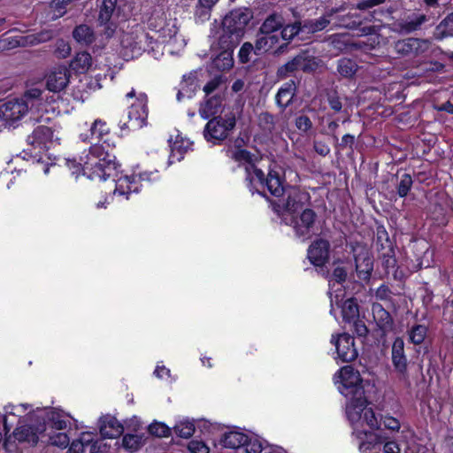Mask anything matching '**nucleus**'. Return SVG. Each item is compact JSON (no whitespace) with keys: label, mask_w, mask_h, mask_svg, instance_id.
Returning a JSON list of instances; mask_svg holds the SVG:
<instances>
[{"label":"nucleus","mask_w":453,"mask_h":453,"mask_svg":"<svg viewBox=\"0 0 453 453\" xmlns=\"http://www.w3.org/2000/svg\"><path fill=\"white\" fill-rule=\"evenodd\" d=\"M356 143V137L354 134H344L341 141L338 140L337 142H334L335 149L338 150H344L345 149H349L351 151L354 150V145Z\"/></svg>","instance_id":"58"},{"label":"nucleus","mask_w":453,"mask_h":453,"mask_svg":"<svg viewBox=\"0 0 453 453\" xmlns=\"http://www.w3.org/2000/svg\"><path fill=\"white\" fill-rule=\"evenodd\" d=\"M67 417H69V415L61 409L49 407L45 409L43 417L35 416V418L38 423L45 424V431L48 426L58 431H62L68 426L69 422L66 420Z\"/></svg>","instance_id":"24"},{"label":"nucleus","mask_w":453,"mask_h":453,"mask_svg":"<svg viewBox=\"0 0 453 453\" xmlns=\"http://www.w3.org/2000/svg\"><path fill=\"white\" fill-rule=\"evenodd\" d=\"M150 434L157 437H168L171 435V429L163 422L154 421L148 426Z\"/></svg>","instance_id":"50"},{"label":"nucleus","mask_w":453,"mask_h":453,"mask_svg":"<svg viewBox=\"0 0 453 453\" xmlns=\"http://www.w3.org/2000/svg\"><path fill=\"white\" fill-rule=\"evenodd\" d=\"M347 279V272L344 267L337 266L334 269L330 280H334L335 282L342 284L345 282Z\"/></svg>","instance_id":"64"},{"label":"nucleus","mask_w":453,"mask_h":453,"mask_svg":"<svg viewBox=\"0 0 453 453\" xmlns=\"http://www.w3.org/2000/svg\"><path fill=\"white\" fill-rule=\"evenodd\" d=\"M218 45L220 52L212 58L211 67L220 72L228 71L234 66V50L238 44L234 43L231 46L227 42L223 43L219 38Z\"/></svg>","instance_id":"23"},{"label":"nucleus","mask_w":453,"mask_h":453,"mask_svg":"<svg viewBox=\"0 0 453 453\" xmlns=\"http://www.w3.org/2000/svg\"><path fill=\"white\" fill-rule=\"evenodd\" d=\"M386 0H361L357 4V8L360 11H368L365 16L369 20L382 21L384 19H389L392 22L395 19L394 16L399 11V0L388 1L384 7L373 9L375 6L385 4Z\"/></svg>","instance_id":"12"},{"label":"nucleus","mask_w":453,"mask_h":453,"mask_svg":"<svg viewBox=\"0 0 453 453\" xmlns=\"http://www.w3.org/2000/svg\"><path fill=\"white\" fill-rule=\"evenodd\" d=\"M49 441L53 446L65 449L69 445L70 439L66 433L59 432L50 435Z\"/></svg>","instance_id":"55"},{"label":"nucleus","mask_w":453,"mask_h":453,"mask_svg":"<svg viewBox=\"0 0 453 453\" xmlns=\"http://www.w3.org/2000/svg\"><path fill=\"white\" fill-rule=\"evenodd\" d=\"M285 179L274 169L268 172V180L262 188H267L274 197H281L279 200H272L266 195L263 196L271 203L273 211L282 219V216L293 215L303 210L311 202L310 194L301 189L300 187L284 186Z\"/></svg>","instance_id":"1"},{"label":"nucleus","mask_w":453,"mask_h":453,"mask_svg":"<svg viewBox=\"0 0 453 453\" xmlns=\"http://www.w3.org/2000/svg\"><path fill=\"white\" fill-rule=\"evenodd\" d=\"M331 22L333 23L332 18L328 16V12H326V14L322 17L310 22V30L312 33L321 31L325 29Z\"/></svg>","instance_id":"54"},{"label":"nucleus","mask_w":453,"mask_h":453,"mask_svg":"<svg viewBox=\"0 0 453 453\" xmlns=\"http://www.w3.org/2000/svg\"><path fill=\"white\" fill-rule=\"evenodd\" d=\"M331 342L334 344L337 358L342 362H352L357 357L358 352L355 347V339L352 335L347 333L340 334L337 337L332 335Z\"/></svg>","instance_id":"17"},{"label":"nucleus","mask_w":453,"mask_h":453,"mask_svg":"<svg viewBox=\"0 0 453 453\" xmlns=\"http://www.w3.org/2000/svg\"><path fill=\"white\" fill-rule=\"evenodd\" d=\"M280 36L284 41L290 42L292 41L302 30V26L300 21H295L292 24L285 25L283 24L280 28Z\"/></svg>","instance_id":"47"},{"label":"nucleus","mask_w":453,"mask_h":453,"mask_svg":"<svg viewBox=\"0 0 453 453\" xmlns=\"http://www.w3.org/2000/svg\"><path fill=\"white\" fill-rule=\"evenodd\" d=\"M295 126L303 134H308L313 127V124L310 117L305 114H300L295 119Z\"/></svg>","instance_id":"53"},{"label":"nucleus","mask_w":453,"mask_h":453,"mask_svg":"<svg viewBox=\"0 0 453 453\" xmlns=\"http://www.w3.org/2000/svg\"><path fill=\"white\" fill-rule=\"evenodd\" d=\"M247 441V434L241 431H227L221 434L219 444L226 449H242L243 443Z\"/></svg>","instance_id":"31"},{"label":"nucleus","mask_w":453,"mask_h":453,"mask_svg":"<svg viewBox=\"0 0 453 453\" xmlns=\"http://www.w3.org/2000/svg\"><path fill=\"white\" fill-rule=\"evenodd\" d=\"M65 165L73 175L79 176L81 173L87 176L89 180H106L109 178H116L118 173L114 170L108 171L103 160L94 155L88 150V152L81 157L78 162L75 158L66 159Z\"/></svg>","instance_id":"5"},{"label":"nucleus","mask_w":453,"mask_h":453,"mask_svg":"<svg viewBox=\"0 0 453 453\" xmlns=\"http://www.w3.org/2000/svg\"><path fill=\"white\" fill-rule=\"evenodd\" d=\"M344 8H332L328 11V16L332 18L334 27H343L349 30H359L366 35L373 31L372 27L364 25V20L368 19L365 14L357 12L344 13Z\"/></svg>","instance_id":"11"},{"label":"nucleus","mask_w":453,"mask_h":453,"mask_svg":"<svg viewBox=\"0 0 453 453\" xmlns=\"http://www.w3.org/2000/svg\"><path fill=\"white\" fill-rule=\"evenodd\" d=\"M358 65L357 62L351 58H342L338 60L337 72L344 78L351 79L355 76Z\"/></svg>","instance_id":"40"},{"label":"nucleus","mask_w":453,"mask_h":453,"mask_svg":"<svg viewBox=\"0 0 453 453\" xmlns=\"http://www.w3.org/2000/svg\"><path fill=\"white\" fill-rule=\"evenodd\" d=\"M236 126V117L232 111L213 117L206 123L203 135L212 145H222Z\"/></svg>","instance_id":"8"},{"label":"nucleus","mask_w":453,"mask_h":453,"mask_svg":"<svg viewBox=\"0 0 453 453\" xmlns=\"http://www.w3.org/2000/svg\"><path fill=\"white\" fill-rule=\"evenodd\" d=\"M242 449L245 453H261L264 447L259 438L250 437L247 434V441L243 443Z\"/></svg>","instance_id":"52"},{"label":"nucleus","mask_w":453,"mask_h":453,"mask_svg":"<svg viewBox=\"0 0 453 453\" xmlns=\"http://www.w3.org/2000/svg\"><path fill=\"white\" fill-rule=\"evenodd\" d=\"M357 277L363 280L371 278L373 271V258L365 246H351Z\"/></svg>","instance_id":"18"},{"label":"nucleus","mask_w":453,"mask_h":453,"mask_svg":"<svg viewBox=\"0 0 453 453\" xmlns=\"http://www.w3.org/2000/svg\"><path fill=\"white\" fill-rule=\"evenodd\" d=\"M52 38V33L49 30H42L39 33L25 35V43L27 46H34L42 42H46Z\"/></svg>","instance_id":"48"},{"label":"nucleus","mask_w":453,"mask_h":453,"mask_svg":"<svg viewBox=\"0 0 453 453\" xmlns=\"http://www.w3.org/2000/svg\"><path fill=\"white\" fill-rule=\"evenodd\" d=\"M196 79L192 75H183V79L180 84V89L177 93V100L181 101V99L187 95L188 97H191L192 93L195 91L196 88Z\"/></svg>","instance_id":"43"},{"label":"nucleus","mask_w":453,"mask_h":453,"mask_svg":"<svg viewBox=\"0 0 453 453\" xmlns=\"http://www.w3.org/2000/svg\"><path fill=\"white\" fill-rule=\"evenodd\" d=\"M73 37L85 46L92 44L96 40L93 29L86 24L76 26L73 31Z\"/></svg>","instance_id":"37"},{"label":"nucleus","mask_w":453,"mask_h":453,"mask_svg":"<svg viewBox=\"0 0 453 453\" xmlns=\"http://www.w3.org/2000/svg\"><path fill=\"white\" fill-rule=\"evenodd\" d=\"M173 430L177 436L188 439L194 434L196 427L194 422L184 419L176 423L173 426Z\"/></svg>","instance_id":"44"},{"label":"nucleus","mask_w":453,"mask_h":453,"mask_svg":"<svg viewBox=\"0 0 453 453\" xmlns=\"http://www.w3.org/2000/svg\"><path fill=\"white\" fill-rule=\"evenodd\" d=\"M391 360L395 371L403 378L408 376V359L404 351V342L397 336L392 344Z\"/></svg>","instance_id":"25"},{"label":"nucleus","mask_w":453,"mask_h":453,"mask_svg":"<svg viewBox=\"0 0 453 453\" xmlns=\"http://www.w3.org/2000/svg\"><path fill=\"white\" fill-rule=\"evenodd\" d=\"M426 20V15L405 10L391 23L392 30L399 34L409 35L419 30Z\"/></svg>","instance_id":"15"},{"label":"nucleus","mask_w":453,"mask_h":453,"mask_svg":"<svg viewBox=\"0 0 453 453\" xmlns=\"http://www.w3.org/2000/svg\"><path fill=\"white\" fill-rule=\"evenodd\" d=\"M72 51L70 44L63 39H58L56 43L54 54L58 58H66Z\"/></svg>","instance_id":"57"},{"label":"nucleus","mask_w":453,"mask_h":453,"mask_svg":"<svg viewBox=\"0 0 453 453\" xmlns=\"http://www.w3.org/2000/svg\"><path fill=\"white\" fill-rule=\"evenodd\" d=\"M222 106V97L219 95L212 96L206 99L199 108V114L203 119L217 117Z\"/></svg>","instance_id":"32"},{"label":"nucleus","mask_w":453,"mask_h":453,"mask_svg":"<svg viewBox=\"0 0 453 453\" xmlns=\"http://www.w3.org/2000/svg\"><path fill=\"white\" fill-rule=\"evenodd\" d=\"M73 0H52L50 3V8L55 12L57 18L63 17L67 11V5Z\"/></svg>","instance_id":"59"},{"label":"nucleus","mask_w":453,"mask_h":453,"mask_svg":"<svg viewBox=\"0 0 453 453\" xmlns=\"http://www.w3.org/2000/svg\"><path fill=\"white\" fill-rule=\"evenodd\" d=\"M413 180L410 173H403L400 176L399 181L395 185L396 194L401 198L408 196L411 190Z\"/></svg>","instance_id":"45"},{"label":"nucleus","mask_w":453,"mask_h":453,"mask_svg":"<svg viewBox=\"0 0 453 453\" xmlns=\"http://www.w3.org/2000/svg\"><path fill=\"white\" fill-rule=\"evenodd\" d=\"M190 453H210V449L203 441L191 440L188 444Z\"/></svg>","instance_id":"60"},{"label":"nucleus","mask_w":453,"mask_h":453,"mask_svg":"<svg viewBox=\"0 0 453 453\" xmlns=\"http://www.w3.org/2000/svg\"><path fill=\"white\" fill-rule=\"evenodd\" d=\"M318 63L315 57L309 54L306 50H302L284 65L278 67L276 76L279 80H284L296 71L311 73L317 69Z\"/></svg>","instance_id":"13"},{"label":"nucleus","mask_w":453,"mask_h":453,"mask_svg":"<svg viewBox=\"0 0 453 453\" xmlns=\"http://www.w3.org/2000/svg\"><path fill=\"white\" fill-rule=\"evenodd\" d=\"M99 432L103 438L114 439L123 434L124 426L114 416L105 415L99 419Z\"/></svg>","instance_id":"27"},{"label":"nucleus","mask_w":453,"mask_h":453,"mask_svg":"<svg viewBox=\"0 0 453 453\" xmlns=\"http://www.w3.org/2000/svg\"><path fill=\"white\" fill-rule=\"evenodd\" d=\"M342 315L343 321L349 324L359 318V307L355 298H349L343 303Z\"/></svg>","instance_id":"38"},{"label":"nucleus","mask_w":453,"mask_h":453,"mask_svg":"<svg viewBox=\"0 0 453 453\" xmlns=\"http://www.w3.org/2000/svg\"><path fill=\"white\" fill-rule=\"evenodd\" d=\"M92 65V57L88 51L76 53L70 63V68L78 73H87Z\"/></svg>","instance_id":"36"},{"label":"nucleus","mask_w":453,"mask_h":453,"mask_svg":"<svg viewBox=\"0 0 453 453\" xmlns=\"http://www.w3.org/2000/svg\"><path fill=\"white\" fill-rule=\"evenodd\" d=\"M334 383L342 395L349 400V408L362 410L367 403L363 387V379L357 370L351 365L340 368L334 375Z\"/></svg>","instance_id":"3"},{"label":"nucleus","mask_w":453,"mask_h":453,"mask_svg":"<svg viewBox=\"0 0 453 453\" xmlns=\"http://www.w3.org/2000/svg\"><path fill=\"white\" fill-rule=\"evenodd\" d=\"M296 89L297 86L294 80H289L283 83L275 96L277 105L282 110H285L292 104L296 94Z\"/></svg>","instance_id":"28"},{"label":"nucleus","mask_w":453,"mask_h":453,"mask_svg":"<svg viewBox=\"0 0 453 453\" xmlns=\"http://www.w3.org/2000/svg\"><path fill=\"white\" fill-rule=\"evenodd\" d=\"M339 127V119H331L327 122L326 129L322 134L331 136L334 142H338L337 129Z\"/></svg>","instance_id":"62"},{"label":"nucleus","mask_w":453,"mask_h":453,"mask_svg":"<svg viewBox=\"0 0 453 453\" xmlns=\"http://www.w3.org/2000/svg\"><path fill=\"white\" fill-rule=\"evenodd\" d=\"M253 19V12L249 7H237L229 11L222 19L221 34L219 38L223 43L232 46L239 44L246 33L247 27Z\"/></svg>","instance_id":"4"},{"label":"nucleus","mask_w":453,"mask_h":453,"mask_svg":"<svg viewBox=\"0 0 453 453\" xmlns=\"http://www.w3.org/2000/svg\"><path fill=\"white\" fill-rule=\"evenodd\" d=\"M268 41L265 38V35L262 36H257L255 41L254 49L256 50L257 56L261 55L262 53L267 52L270 50V46H268Z\"/></svg>","instance_id":"63"},{"label":"nucleus","mask_w":453,"mask_h":453,"mask_svg":"<svg viewBox=\"0 0 453 453\" xmlns=\"http://www.w3.org/2000/svg\"><path fill=\"white\" fill-rule=\"evenodd\" d=\"M375 245L382 265L386 268H394L396 264L395 243L389 238L388 233L383 225L376 226Z\"/></svg>","instance_id":"14"},{"label":"nucleus","mask_w":453,"mask_h":453,"mask_svg":"<svg viewBox=\"0 0 453 453\" xmlns=\"http://www.w3.org/2000/svg\"><path fill=\"white\" fill-rule=\"evenodd\" d=\"M158 170L143 171L130 175H120L113 178L115 181L114 195L130 199L132 194H138L142 187V182L153 183L160 180Z\"/></svg>","instance_id":"7"},{"label":"nucleus","mask_w":453,"mask_h":453,"mask_svg":"<svg viewBox=\"0 0 453 453\" xmlns=\"http://www.w3.org/2000/svg\"><path fill=\"white\" fill-rule=\"evenodd\" d=\"M28 104L23 98H14L0 107V118L6 124L13 125L28 111Z\"/></svg>","instance_id":"19"},{"label":"nucleus","mask_w":453,"mask_h":453,"mask_svg":"<svg viewBox=\"0 0 453 453\" xmlns=\"http://www.w3.org/2000/svg\"><path fill=\"white\" fill-rule=\"evenodd\" d=\"M219 0H197L194 16L197 21L205 22L210 19L211 12Z\"/></svg>","instance_id":"33"},{"label":"nucleus","mask_w":453,"mask_h":453,"mask_svg":"<svg viewBox=\"0 0 453 453\" xmlns=\"http://www.w3.org/2000/svg\"><path fill=\"white\" fill-rule=\"evenodd\" d=\"M45 433V424L38 423L35 418L34 423L18 426L12 432V435L19 443H27L35 447L40 436Z\"/></svg>","instance_id":"16"},{"label":"nucleus","mask_w":453,"mask_h":453,"mask_svg":"<svg viewBox=\"0 0 453 453\" xmlns=\"http://www.w3.org/2000/svg\"><path fill=\"white\" fill-rule=\"evenodd\" d=\"M426 48V41L413 37L398 40L394 45V50L398 55L408 58H414L422 54Z\"/></svg>","instance_id":"22"},{"label":"nucleus","mask_w":453,"mask_h":453,"mask_svg":"<svg viewBox=\"0 0 453 453\" xmlns=\"http://www.w3.org/2000/svg\"><path fill=\"white\" fill-rule=\"evenodd\" d=\"M192 145L193 142H189V140L177 135L175 141L170 145L171 153L168 158L169 164H173L182 160L184 158V155L188 151V150H192Z\"/></svg>","instance_id":"30"},{"label":"nucleus","mask_w":453,"mask_h":453,"mask_svg":"<svg viewBox=\"0 0 453 453\" xmlns=\"http://www.w3.org/2000/svg\"><path fill=\"white\" fill-rule=\"evenodd\" d=\"M254 155L248 150L242 148L240 145L236 146L232 153V159L237 163H247L244 167L245 178L244 182L249 191L254 195L257 193L260 196H265L264 191L258 189L263 187L268 180V174L265 175L262 169L258 168L255 164Z\"/></svg>","instance_id":"6"},{"label":"nucleus","mask_w":453,"mask_h":453,"mask_svg":"<svg viewBox=\"0 0 453 453\" xmlns=\"http://www.w3.org/2000/svg\"><path fill=\"white\" fill-rule=\"evenodd\" d=\"M25 35L8 37L6 39L0 40V50H11L17 47H26L27 43H25Z\"/></svg>","instance_id":"51"},{"label":"nucleus","mask_w":453,"mask_h":453,"mask_svg":"<svg viewBox=\"0 0 453 453\" xmlns=\"http://www.w3.org/2000/svg\"><path fill=\"white\" fill-rule=\"evenodd\" d=\"M372 313L380 336L384 337L388 333L394 331L395 323L391 314L380 303L372 304Z\"/></svg>","instance_id":"26"},{"label":"nucleus","mask_w":453,"mask_h":453,"mask_svg":"<svg viewBox=\"0 0 453 453\" xmlns=\"http://www.w3.org/2000/svg\"><path fill=\"white\" fill-rule=\"evenodd\" d=\"M428 327L425 325L415 324L407 332L408 340L414 345H420L426 338Z\"/></svg>","instance_id":"41"},{"label":"nucleus","mask_w":453,"mask_h":453,"mask_svg":"<svg viewBox=\"0 0 453 453\" xmlns=\"http://www.w3.org/2000/svg\"><path fill=\"white\" fill-rule=\"evenodd\" d=\"M436 32L441 38L453 36V12L448 14L437 26Z\"/></svg>","instance_id":"49"},{"label":"nucleus","mask_w":453,"mask_h":453,"mask_svg":"<svg viewBox=\"0 0 453 453\" xmlns=\"http://www.w3.org/2000/svg\"><path fill=\"white\" fill-rule=\"evenodd\" d=\"M126 97L134 98V101L128 108V122L125 123V127L121 128L127 129H140L147 125L149 115L148 108V96L144 92L136 93L134 88H132L126 94Z\"/></svg>","instance_id":"10"},{"label":"nucleus","mask_w":453,"mask_h":453,"mask_svg":"<svg viewBox=\"0 0 453 453\" xmlns=\"http://www.w3.org/2000/svg\"><path fill=\"white\" fill-rule=\"evenodd\" d=\"M113 12V10L101 6L98 14V25L104 27V33L107 37H111L117 28L116 23L111 20Z\"/></svg>","instance_id":"35"},{"label":"nucleus","mask_w":453,"mask_h":453,"mask_svg":"<svg viewBox=\"0 0 453 453\" xmlns=\"http://www.w3.org/2000/svg\"><path fill=\"white\" fill-rule=\"evenodd\" d=\"M91 141H96L89 147V150L97 156L106 164L108 171L114 170L118 173L121 172V164L117 160L116 149L119 140L118 135L113 133L106 120L97 118L89 128Z\"/></svg>","instance_id":"2"},{"label":"nucleus","mask_w":453,"mask_h":453,"mask_svg":"<svg viewBox=\"0 0 453 453\" xmlns=\"http://www.w3.org/2000/svg\"><path fill=\"white\" fill-rule=\"evenodd\" d=\"M330 242L323 238L314 240L307 250V258L316 267H323L329 260Z\"/></svg>","instance_id":"20"},{"label":"nucleus","mask_w":453,"mask_h":453,"mask_svg":"<svg viewBox=\"0 0 453 453\" xmlns=\"http://www.w3.org/2000/svg\"><path fill=\"white\" fill-rule=\"evenodd\" d=\"M53 134L54 131L52 128L41 125L34 129L32 134L27 136V141L34 148L42 149V147H46V144L52 141Z\"/></svg>","instance_id":"29"},{"label":"nucleus","mask_w":453,"mask_h":453,"mask_svg":"<svg viewBox=\"0 0 453 453\" xmlns=\"http://www.w3.org/2000/svg\"><path fill=\"white\" fill-rule=\"evenodd\" d=\"M380 426L391 431H398L400 428V422L397 418L391 416H381L380 419Z\"/></svg>","instance_id":"61"},{"label":"nucleus","mask_w":453,"mask_h":453,"mask_svg":"<svg viewBox=\"0 0 453 453\" xmlns=\"http://www.w3.org/2000/svg\"><path fill=\"white\" fill-rule=\"evenodd\" d=\"M316 219L317 213L311 208H305L293 215L282 216V222L291 226L295 236L302 242L312 236Z\"/></svg>","instance_id":"9"},{"label":"nucleus","mask_w":453,"mask_h":453,"mask_svg":"<svg viewBox=\"0 0 453 453\" xmlns=\"http://www.w3.org/2000/svg\"><path fill=\"white\" fill-rule=\"evenodd\" d=\"M367 403L368 402L364 405L362 410L354 409V411L358 418L363 414L365 422L372 430L379 429L380 427V423L372 408H367Z\"/></svg>","instance_id":"42"},{"label":"nucleus","mask_w":453,"mask_h":453,"mask_svg":"<svg viewBox=\"0 0 453 453\" xmlns=\"http://www.w3.org/2000/svg\"><path fill=\"white\" fill-rule=\"evenodd\" d=\"M285 23L284 18L281 14L273 12L269 14L259 27L261 35L273 34V32L280 29Z\"/></svg>","instance_id":"34"},{"label":"nucleus","mask_w":453,"mask_h":453,"mask_svg":"<svg viewBox=\"0 0 453 453\" xmlns=\"http://www.w3.org/2000/svg\"><path fill=\"white\" fill-rule=\"evenodd\" d=\"M70 77V70L65 65H57L46 76V88L51 92H60L69 84Z\"/></svg>","instance_id":"21"},{"label":"nucleus","mask_w":453,"mask_h":453,"mask_svg":"<svg viewBox=\"0 0 453 453\" xmlns=\"http://www.w3.org/2000/svg\"><path fill=\"white\" fill-rule=\"evenodd\" d=\"M253 55L257 56L253 44L250 42H245L238 51L237 58L240 64L245 65L252 61Z\"/></svg>","instance_id":"46"},{"label":"nucleus","mask_w":453,"mask_h":453,"mask_svg":"<svg viewBox=\"0 0 453 453\" xmlns=\"http://www.w3.org/2000/svg\"><path fill=\"white\" fill-rule=\"evenodd\" d=\"M326 100L330 109L335 113L342 111L343 104L342 98L336 90L329 92L327 94Z\"/></svg>","instance_id":"56"},{"label":"nucleus","mask_w":453,"mask_h":453,"mask_svg":"<svg viewBox=\"0 0 453 453\" xmlns=\"http://www.w3.org/2000/svg\"><path fill=\"white\" fill-rule=\"evenodd\" d=\"M144 443L142 434H126L122 438V447L130 453L138 451Z\"/></svg>","instance_id":"39"}]
</instances>
